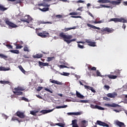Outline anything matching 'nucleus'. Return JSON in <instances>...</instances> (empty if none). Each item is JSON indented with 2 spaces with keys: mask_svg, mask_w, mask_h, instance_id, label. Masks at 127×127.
<instances>
[{
  "mask_svg": "<svg viewBox=\"0 0 127 127\" xmlns=\"http://www.w3.org/2000/svg\"><path fill=\"white\" fill-rule=\"evenodd\" d=\"M60 37L63 38L64 41L66 42L67 44H70V42H73L76 40V39H72L73 36L72 35H67L64 32H61L59 34ZM71 39V40H70Z\"/></svg>",
  "mask_w": 127,
  "mask_h": 127,
  "instance_id": "1",
  "label": "nucleus"
},
{
  "mask_svg": "<svg viewBox=\"0 0 127 127\" xmlns=\"http://www.w3.org/2000/svg\"><path fill=\"white\" fill-rule=\"evenodd\" d=\"M121 75V71L119 69H116L113 72H111V74L107 75V77L110 79H117Z\"/></svg>",
  "mask_w": 127,
  "mask_h": 127,
  "instance_id": "2",
  "label": "nucleus"
},
{
  "mask_svg": "<svg viewBox=\"0 0 127 127\" xmlns=\"http://www.w3.org/2000/svg\"><path fill=\"white\" fill-rule=\"evenodd\" d=\"M24 89L23 87L21 86H17V87H15L13 90V93L14 94V95H16L17 96H22V92L20 91H24Z\"/></svg>",
  "mask_w": 127,
  "mask_h": 127,
  "instance_id": "3",
  "label": "nucleus"
},
{
  "mask_svg": "<svg viewBox=\"0 0 127 127\" xmlns=\"http://www.w3.org/2000/svg\"><path fill=\"white\" fill-rule=\"evenodd\" d=\"M110 21H114V22H123V23H127V20L125 19V18H111L110 20Z\"/></svg>",
  "mask_w": 127,
  "mask_h": 127,
  "instance_id": "4",
  "label": "nucleus"
},
{
  "mask_svg": "<svg viewBox=\"0 0 127 127\" xmlns=\"http://www.w3.org/2000/svg\"><path fill=\"white\" fill-rule=\"evenodd\" d=\"M5 22L7 25H8L10 28H16V27H18L17 25H16L14 23L9 21L8 19H6L5 20Z\"/></svg>",
  "mask_w": 127,
  "mask_h": 127,
  "instance_id": "5",
  "label": "nucleus"
},
{
  "mask_svg": "<svg viewBox=\"0 0 127 127\" xmlns=\"http://www.w3.org/2000/svg\"><path fill=\"white\" fill-rule=\"evenodd\" d=\"M32 18L28 15L27 16H24V19H21V21H23V22H27V23H30L31 21H32Z\"/></svg>",
  "mask_w": 127,
  "mask_h": 127,
  "instance_id": "6",
  "label": "nucleus"
},
{
  "mask_svg": "<svg viewBox=\"0 0 127 127\" xmlns=\"http://www.w3.org/2000/svg\"><path fill=\"white\" fill-rule=\"evenodd\" d=\"M101 32H108V33H112L114 32V29L112 28H110L109 27H106L104 28H102L101 30Z\"/></svg>",
  "mask_w": 127,
  "mask_h": 127,
  "instance_id": "7",
  "label": "nucleus"
},
{
  "mask_svg": "<svg viewBox=\"0 0 127 127\" xmlns=\"http://www.w3.org/2000/svg\"><path fill=\"white\" fill-rule=\"evenodd\" d=\"M16 115L17 117H18L20 119H24L25 118V115H24V113L21 112L20 111H17L16 113Z\"/></svg>",
  "mask_w": 127,
  "mask_h": 127,
  "instance_id": "8",
  "label": "nucleus"
},
{
  "mask_svg": "<svg viewBox=\"0 0 127 127\" xmlns=\"http://www.w3.org/2000/svg\"><path fill=\"white\" fill-rule=\"evenodd\" d=\"M55 110V108H54L52 110H43L40 112V114L41 115H45V114H48V113H51V112H53Z\"/></svg>",
  "mask_w": 127,
  "mask_h": 127,
  "instance_id": "9",
  "label": "nucleus"
},
{
  "mask_svg": "<svg viewBox=\"0 0 127 127\" xmlns=\"http://www.w3.org/2000/svg\"><path fill=\"white\" fill-rule=\"evenodd\" d=\"M85 42L88 43V45L91 46L92 47H95V46H96V42H92L90 40H86Z\"/></svg>",
  "mask_w": 127,
  "mask_h": 127,
  "instance_id": "10",
  "label": "nucleus"
},
{
  "mask_svg": "<svg viewBox=\"0 0 127 127\" xmlns=\"http://www.w3.org/2000/svg\"><path fill=\"white\" fill-rule=\"evenodd\" d=\"M97 125H99V126H102V127H110L108 124L100 121H97Z\"/></svg>",
  "mask_w": 127,
  "mask_h": 127,
  "instance_id": "11",
  "label": "nucleus"
},
{
  "mask_svg": "<svg viewBox=\"0 0 127 127\" xmlns=\"http://www.w3.org/2000/svg\"><path fill=\"white\" fill-rule=\"evenodd\" d=\"M115 125H116L117 126H118V127H126L125 123H124L123 122H121L119 121L118 120L115 121Z\"/></svg>",
  "mask_w": 127,
  "mask_h": 127,
  "instance_id": "12",
  "label": "nucleus"
},
{
  "mask_svg": "<svg viewBox=\"0 0 127 127\" xmlns=\"http://www.w3.org/2000/svg\"><path fill=\"white\" fill-rule=\"evenodd\" d=\"M118 96V94L116 92H113L112 93H108L107 94V96L109 98H115Z\"/></svg>",
  "mask_w": 127,
  "mask_h": 127,
  "instance_id": "13",
  "label": "nucleus"
},
{
  "mask_svg": "<svg viewBox=\"0 0 127 127\" xmlns=\"http://www.w3.org/2000/svg\"><path fill=\"white\" fill-rule=\"evenodd\" d=\"M105 107H111L112 108H117V107H120V105L116 103H113L112 104L107 103L105 104Z\"/></svg>",
  "mask_w": 127,
  "mask_h": 127,
  "instance_id": "14",
  "label": "nucleus"
},
{
  "mask_svg": "<svg viewBox=\"0 0 127 127\" xmlns=\"http://www.w3.org/2000/svg\"><path fill=\"white\" fill-rule=\"evenodd\" d=\"M84 87L85 89H86V90H90V91H91L92 93H96V90H95V89H94V88L89 86L88 85H84Z\"/></svg>",
  "mask_w": 127,
  "mask_h": 127,
  "instance_id": "15",
  "label": "nucleus"
},
{
  "mask_svg": "<svg viewBox=\"0 0 127 127\" xmlns=\"http://www.w3.org/2000/svg\"><path fill=\"white\" fill-rule=\"evenodd\" d=\"M117 1H111V4H113V5H117V4H120V3H122V0H116Z\"/></svg>",
  "mask_w": 127,
  "mask_h": 127,
  "instance_id": "16",
  "label": "nucleus"
},
{
  "mask_svg": "<svg viewBox=\"0 0 127 127\" xmlns=\"http://www.w3.org/2000/svg\"><path fill=\"white\" fill-rule=\"evenodd\" d=\"M51 4H45V2H43L38 4V6H44V7H49Z\"/></svg>",
  "mask_w": 127,
  "mask_h": 127,
  "instance_id": "17",
  "label": "nucleus"
},
{
  "mask_svg": "<svg viewBox=\"0 0 127 127\" xmlns=\"http://www.w3.org/2000/svg\"><path fill=\"white\" fill-rule=\"evenodd\" d=\"M97 2L99 3H108L112 2V1H110L109 0H99L97 1Z\"/></svg>",
  "mask_w": 127,
  "mask_h": 127,
  "instance_id": "18",
  "label": "nucleus"
},
{
  "mask_svg": "<svg viewBox=\"0 0 127 127\" xmlns=\"http://www.w3.org/2000/svg\"><path fill=\"white\" fill-rule=\"evenodd\" d=\"M87 25L88 26V27H91V28H93V29H98V30L101 29L100 27H96L95 26L91 25V24L87 23Z\"/></svg>",
  "mask_w": 127,
  "mask_h": 127,
  "instance_id": "19",
  "label": "nucleus"
},
{
  "mask_svg": "<svg viewBox=\"0 0 127 127\" xmlns=\"http://www.w3.org/2000/svg\"><path fill=\"white\" fill-rule=\"evenodd\" d=\"M33 58H37L38 59H39L40 58H42L43 57V54H37L35 55H34L33 56Z\"/></svg>",
  "mask_w": 127,
  "mask_h": 127,
  "instance_id": "20",
  "label": "nucleus"
},
{
  "mask_svg": "<svg viewBox=\"0 0 127 127\" xmlns=\"http://www.w3.org/2000/svg\"><path fill=\"white\" fill-rule=\"evenodd\" d=\"M52 79H50V82L51 83H52V84H57V85H61V82L57 81V80H52Z\"/></svg>",
  "mask_w": 127,
  "mask_h": 127,
  "instance_id": "21",
  "label": "nucleus"
},
{
  "mask_svg": "<svg viewBox=\"0 0 127 127\" xmlns=\"http://www.w3.org/2000/svg\"><path fill=\"white\" fill-rule=\"evenodd\" d=\"M37 34L38 36H40L41 37H43V38H45V37H47V35L43 33H38L37 31Z\"/></svg>",
  "mask_w": 127,
  "mask_h": 127,
  "instance_id": "22",
  "label": "nucleus"
},
{
  "mask_svg": "<svg viewBox=\"0 0 127 127\" xmlns=\"http://www.w3.org/2000/svg\"><path fill=\"white\" fill-rule=\"evenodd\" d=\"M39 10H41V11H42L43 12H45V11H48L49 10V7H44L43 8H39Z\"/></svg>",
  "mask_w": 127,
  "mask_h": 127,
  "instance_id": "23",
  "label": "nucleus"
},
{
  "mask_svg": "<svg viewBox=\"0 0 127 127\" xmlns=\"http://www.w3.org/2000/svg\"><path fill=\"white\" fill-rule=\"evenodd\" d=\"M39 64L40 66H49V64L47 63H43L40 61L39 62Z\"/></svg>",
  "mask_w": 127,
  "mask_h": 127,
  "instance_id": "24",
  "label": "nucleus"
},
{
  "mask_svg": "<svg viewBox=\"0 0 127 127\" xmlns=\"http://www.w3.org/2000/svg\"><path fill=\"white\" fill-rule=\"evenodd\" d=\"M76 95L77 98H79V99H84V96L83 95L81 94L80 93L76 91Z\"/></svg>",
  "mask_w": 127,
  "mask_h": 127,
  "instance_id": "25",
  "label": "nucleus"
},
{
  "mask_svg": "<svg viewBox=\"0 0 127 127\" xmlns=\"http://www.w3.org/2000/svg\"><path fill=\"white\" fill-rule=\"evenodd\" d=\"M7 10V8L5 7L3 5L0 4V11H5Z\"/></svg>",
  "mask_w": 127,
  "mask_h": 127,
  "instance_id": "26",
  "label": "nucleus"
},
{
  "mask_svg": "<svg viewBox=\"0 0 127 127\" xmlns=\"http://www.w3.org/2000/svg\"><path fill=\"white\" fill-rule=\"evenodd\" d=\"M76 26L70 27V28H65L64 29V32H66L67 31H69V30H71V29H76Z\"/></svg>",
  "mask_w": 127,
  "mask_h": 127,
  "instance_id": "27",
  "label": "nucleus"
},
{
  "mask_svg": "<svg viewBox=\"0 0 127 127\" xmlns=\"http://www.w3.org/2000/svg\"><path fill=\"white\" fill-rule=\"evenodd\" d=\"M10 52H11V53H14V54H19V51L17 50H10Z\"/></svg>",
  "mask_w": 127,
  "mask_h": 127,
  "instance_id": "28",
  "label": "nucleus"
},
{
  "mask_svg": "<svg viewBox=\"0 0 127 127\" xmlns=\"http://www.w3.org/2000/svg\"><path fill=\"white\" fill-rule=\"evenodd\" d=\"M59 74H60V75H62V76H68L70 75L69 73L65 72H63V73L59 72Z\"/></svg>",
  "mask_w": 127,
  "mask_h": 127,
  "instance_id": "29",
  "label": "nucleus"
},
{
  "mask_svg": "<svg viewBox=\"0 0 127 127\" xmlns=\"http://www.w3.org/2000/svg\"><path fill=\"white\" fill-rule=\"evenodd\" d=\"M40 23L42 24H52V22H49V21H42L40 22Z\"/></svg>",
  "mask_w": 127,
  "mask_h": 127,
  "instance_id": "30",
  "label": "nucleus"
},
{
  "mask_svg": "<svg viewBox=\"0 0 127 127\" xmlns=\"http://www.w3.org/2000/svg\"><path fill=\"white\" fill-rule=\"evenodd\" d=\"M96 109H98V110H100V111H104L105 110V108L99 106V105H95Z\"/></svg>",
  "mask_w": 127,
  "mask_h": 127,
  "instance_id": "31",
  "label": "nucleus"
},
{
  "mask_svg": "<svg viewBox=\"0 0 127 127\" xmlns=\"http://www.w3.org/2000/svg\"><path fill=\"white\" fill-rule=\"evenodd\" d=\"M68 107L67 105H64L62 106H56V109H65Z\"/></svg>",
  "mask_w": 127,
  "mask_h": 127,
  "instance_id": "32",
  "label": "nucleus"
},
{
  "mask_svg": "<svg viewBox=\"0 0 127 127\" xmlns=\"http://www.w3.org/2000/svg\"><path fill=\"white\" fill-rule=\"evenodd\" d=\"M18 68L20 69V70H21V72H22V73H24V74L25 73V70H24L23 67H22V66L19 65Z\"/></svg>",
  "mask_w": 127,
  "mask_h": 127,
  "instance_id": "33",
  "label": "nucleus"
},
{
  "mask_svg": "<svg viewBox=\"0 0 127 127\" xmlns=\"http://www.w3.org/2000/svg\"><path fill=\"white\" fill-rule=\"evenodd\" d=\"M0 57L3 59H6L8 58V57L7 56H5L2 54H0Z\"/></svg>",
  "mask_w": 127,
  "mask_h": 127,
  "instance_id": "34",
  "label": "nucleus"
},
{
  "mask_svg": "<svg viewBox=\"0 0 127 127\" xmlns=\"http://www.w3.org/2000/svg\"><path fill=\"white\" fill-rule=\"evenodd\" d=\"M38 112H39L38 111H30V114L33 116H36V114H37Z\"/></svg>",
  "mask_w": 127,
  "mask_h": 127,
  "instance_id": "35",
  "label": "nucleus"
},
{
  "mask_svg": "<svg viewBox=\"0 0 127 127\" xmlns=\"http://www.w3.org/2000/svg\"><path fill=\"white\" fill-rule=\"evenodd\" d=\"M82 112H73V116H80L82 115Z\"/></svg>",
  "mask_w": 127,
  "mask_h": 127,
  "instance_id": "36",
  "label": "nucleus"
},
{
  "mask_svg": "<svg viewBox=\"0 0 127 127\" xmlns=\"http://www.w3.org/2000/svg\"><path fill=\"white\" fill-rule=\"evenodd\" d=\"M56 126H58L61 127H65V124L63 123H57L56 124Z\"/></svg>",
  "mask_w": 127,
  "mask_h": 127,
  "instance_id": "37",
  "label": "nucleus"
},
{
  "mask_svg": "<svg viewBox=\"0 0 127 127\" xmlns=\"http://www.w3.org/2000/svg\"><path fill=\"white\" fill-rule=\"evenodd\" d=\"M87 123H88V121H86V120H83L81 122V124L82 126H83V127H85V126L86 124H87Z\"/></svg>",
  "mask_w": 127,
  "mask_h": 127,
  "instance_id": "38",
  "label": "nucleus"
},
{
  "mask_svg": "<svg viewBox=\"0 0 127 127\" xmlns=\"http://www.w3.org/2000/svg\"><path fill=\"white\" fill-rule=\"evenodd\" d=\"M0 84H3V85H5L6 84L9 83V81L1 80L0 81Z\"/></svg>",
  "mask_w": 127,
  "mask_h": 127,
  "instance_id": "39",
  "label": "nucleus"
},
{
  "mask_svg": "<svg viewBox=\"0 0 127 127\" xmlns=\"http://www.w3.org/2000/svg\"><path fill=\"white\" fill-rule=\"evenodd\" d=\"M54 59V57H48L47 58V61L48 62H50V61H52Z\"/></svg>",
  "mask_w": 127,
  "mask_h": 127,
  "instance_id": "40",
  "label": "nucleus"
},
{
  "mask_svg": "<svg viewBox=\"0 0 127 127\" xmlns=\"http://www.w3.org/2000/svg\"><path fill=\"white\" fill-rule=\"evenodd\" d=\"M89 70H91V71H96V70H97V68L95 66H93L92 67H88Z\"/></svg>",
  "mask_w": 127,
  "mask_h": 127,
  "instance_id": "41",
  "label": "nucleus"
},
{
  "mask_svg": "<svg viewBox=\"0 0 127 127\" xmlns=\"http://www.w3.org/2000/svg\"><path fill=\"white\" fill-rule=\"evenodd\" d=\"M79 14L78 12H72L69 13V15H78Z\"/></svg>",
  "mask_w": 127,
  "mask_h": 127,
  "instance_id": "42",
  "label": "nucleus"
},
{
  "mask_svg": "<svg viewBox=\"0 0 127 127\" xmlns=\"http://www.w3.org/2000/svg\"><path fill=\"white\" fill-rule=\"evenodd\" d=\"M23 50L24 51H25V52H29V50L28 49V47L26 46L24 47Z\"/></svg>",
  "mask_w": 127,
  "mask_h": 127,
  "instance_id": "43",
  "label": "nucleus"
},
{
  "mask_svg": "<svg viewBox=\"0 0 127 127\" xmlns=\"http://www.w3.org/2000/svg\"><path fill=\"white\" fill-rule=\"evenodd\" d=\"M110 88V86L109 85H105L104 86V89H106V90H107V91H109Z\"/></svg>",
  "mask_w": 127,
  "mask_h": 127,
  "instance_id": "44",
  "label": "nucleus"
},
{
  "mask_svg": "<svg viewBox=\"0 0 127 127\" xmlns=\"http://www.w3.org/2000/svg\"><path fill=\"white\" fill-rule=\"evenodd\" d=\"M16 45V49H21L22 48V46L19 45Z\"/></svg>",
  "mask_w": 127,
  "mask_h": 127,
  "instance_id": "45",
  "label": "nucleus"
},
{
  "mask_svg": "<svg viewBox=\"0 0 127 127\" xmlns=\"http://www.w3.org/2000/svg\"><path fill=\"white\" fill-rule=\"evenodd\" d=\"M76 3H84L85 2L84 1L82 0H79L76 1Z\"/></svg>",
  "mask_w": 127,
  "mask_h": 127,
  "instance_id": "46",
  "label": "nucleus"
},
{
  "mask_svg": "<svg viewBox=\"0 0 127 127\" xmlns=\"http://www.w3.org/2000/svg\"><path fill=\"white\" fill-rule=\"evenodd\" d=\"M96 75L97 76H99V77L101 76V72L99 71V70H97L96 71Z\"/></svg>",
  "mask_w": 127,
  "mask_h": 127,
  "instance_id": "47",
  "label": "nucleus"
},
{
  "mask_svg": "<svg viewBox=\"0 0 127 127\" xmlns=\"http://www.w3.org/2000/svg\"><path fill=\"white\" fill-rule=\"evenodd\" d=\"M6 70L7 69L5 68V67L0 66V71H6Z\"/></svg>",
  "mask_w": 127,
  "mask_h": 127,
  "instance_id": "48",
  "label": "nucleus"
},
{
  "mask_svg": "<svg viewBox=\"0 0 127 127\" xmlns=\"http://www.w3.org/2000/svg\"><path fill=\"white\" fill-rule=\"evenodd\" d=\"M101 6H102V7H106L107 8H110L111 7V6H108L105 5H100Z\"/></svg>",
  "mask_w": 127,
  "mask_h": 127,
  "instance_id": "49",
  "label": "nucleus"
},
{
  "mask_svg": "<svg viewBox=\"0 0 127 127\" xmlns=\"http://www.w3.org/2000/svg\"><path fill=\"white\" fill-rule=\"evenodd\" d=\"M22 101H25V102H28V99H27L24 97H22Z\"/></svg>",
  "mask_w": 127,
  "mask_h": 127,
  "instance_id": "50",
  "label": "nucleus"
},
{
  "mask_svg": "<svg viewBox=\"0 0 127 127\" xmlns=\"http://www.w3.org/2000/svg\"><path fill=\"white\" fill-rule=\"evenodd\" d=\"M77 46L79 48H80V49H83L84 48V46H82L80 44H78Z\"/></svg>",
  "mask_w": 127,
  "mask_h": 127,
  "instance_id": "51",
  "label": "nucleus"
},
{
  "mask_svg": "<svg viewBox=\"0 0 127 127\" xmlns=\"http://www.w3.org/2000/svg\"><path fill=\"white\" fill-rule=\"evenodd\" d=\"M73 18H81L82 17L81 16H71Z\"/></svg>",
  "mask_w": 127,
  "mask_h": 127,
  "instance_id": "52",
  "label": "nucleus"
},
{
  "mask_svg": "<svg viewBox=\"0 0 127 127\" xmlns=\"http://www.w3.org/2000/svg\"><path fill=\"white\" fill-rule=\"evenodd\" d=\"M56 17H57V18H62L63 16H62V15H56Z\"/></svg>",
  "mask_w": 127,
  "mask_h": 127,
  "instance_id": "53",
  "label": "nucleus"
},
{
  "mask_svg": "<svg viewBox=\"0 0 127 127\" xmlns=\"http://www.w3.org/2000/svg\"><path fill=\"white\" fill-rule=\"evenodd\" d=\"M6 46H7L9 49H13V48L12 47V46L11 45H6Z\"/></svg>",
  "mask_w": 127,
  "mask_h": 127,
  "instance_id": "54",
  "label": "nucleus"
},
{
  "mask_svg": "<svg viewBox=\"0 0 127 127\" xmlns=\"http://www.w3.org/2000/svg\"><path fill=\"white\" fill-rule=\"evenodd\" d=\"M60 68H68V66H66V65H60Z\"/></svg>",
  "mask_w": 127,
  "mask_h": 127,
  "instance_id": "55",
  "label": "nucleus"
},
{
  "mask_svg": "<svg viewBox=\"0 0 127 127\" xmlns=\"http://www.w3.org/2000/svg\"><path fill=\"white\" fill-rule=\"evenodd\" d=\"M45 91H47V92H49V93H53V92L48 88H45Z\"/></svg>",
  "mask_w": 127,
  "mask_h": 127,
  "instance_id": "56",
  "label": "nucleus"
},
{
  "mask_svg": "<svg viewBox=\"0 0 127 127\" xmlns=\"http://www.w3.org/2000/svg\"><path fill=\"white\" fill-rule=\"evenodd\" d=\"M42 89H43V87H39L38 88V89H37V91L38 92H40V91H41V90H42Z\"/></svg>",
  "mask_w": 127,
  "mask_h": 127,
  "instance_id": "57",
  "label": "nucleus"
},
{
  "mask_svg": "<svg viewBox=\"0 0 127 127\" xmlns=\"http://www.w3.org/2000/svg\"><path fill=\"white\" fill-rule=\"evenodd\" d=\"M87 13L89 15H90V16H91V17H94V16H93V14L92 13H91V12L89 11H87Z\"/></svg>",
  "mask_w": 127,
  "mask_h": 127,
  "instance_id": "58",
  "label": "nucleus"
},
{
  "mask_svg": "<svg viewBox=\"0 0 127 127\" xmlns=\"http://www.w3.org/2000/svg\"><path fill=\"white\" fill-rule=\"evenodd\" d=\"M80 103H88V101L87 100H80Z\"/></svg>",
  "mask_w": 127,
  "mask_h": 127,
  "instance_id": "59",
  "label": "nucleus"
},
{
  "mask_svg": "<svg viewBox=\"0 0 127 127\" xmlns=\"http://www.w3.org/2000/svg\"><path fill=\"white\" fill-rule=\"evenodd\" d=\"M82 9H83V7H79L78 8L76 9V10H79L80 11H82Z\"/></svg>",
  "mask_w": 127,
  "mask_h": 127,
  "instance_id": "60",
  "label": "nucleus"
},
{
  "mask_svg": "<svg viewBox=\"0 0 127 127\" xmlns=\"http://www.w3.org/2000/svg\"><path fill=\"white\" fill-rule=\"evenodd\" d=\"M36 97H37V98H39V99H41V100H42V97H41L39 95H36Z\"/></svg>",
  "mask_w": 127,
  "mask_h": 127,
  "instance_id": "61",
  "label": "nucleus"
},
{
  "mask_svg": "<svg viewBox=\"0 0 127 127\" xmlns=\"http://www.w3.org/2000/svg\"><path fill=\"white\" fill-rule=\"evenodd\" d=\"M23 57H24V58H26L27 59H29V57L27 56V55H24L23 56Z\"/></svg>",
  "mask_w": 127,
  "mask_h": 127,
  "instance_id": "62",
  "label": "nucleus"
},
{
  "mask_svg": "<svg viewBox=\"0 0 127 127\" xmlns=\"http://www.w3.org/2000/svg\"><path fill=\"white\" fill-rule=\"evenodd\" d=\"M91 108H92V109H96V105H91L90 106Z\"/></svg>",
  "mask_w": 127,
  "mask_h": 127,
  "instance_id": "63",
  "label": "nucleus"
},
{
  "mask_svg": "<svg viewBox=\"0 0 127 127\" xmlns=\"http://www.w3.org/2000/svg\"><path fill=\"white\" fill-rule=\"evenodd\" d=\"M124 5H127V1L123 2Z\"/></svg>",
  "mask_w": 127,
  "mask_h": 127,
  "instance_id": "64",
  "label": "nucleus"
}]
</instances>
